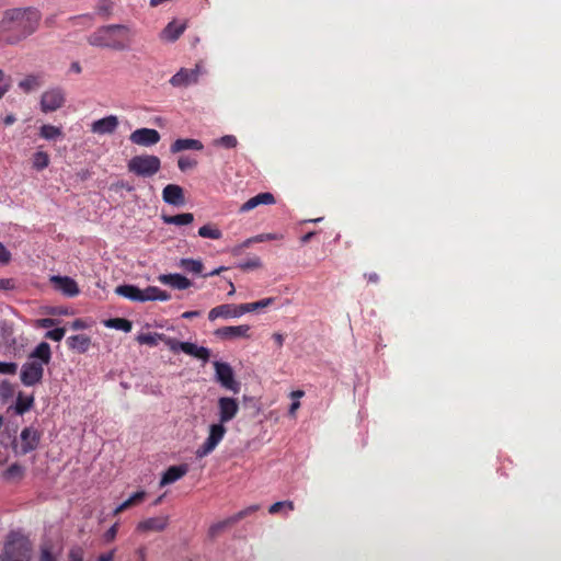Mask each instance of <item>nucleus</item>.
<instances>
[{
	"label": "nucleus",
	"mask_w": 561,
	"mask_h": 561,
	"mask_svg": "<svg viewBox=\"0 0 561 561\" xmlns=\"http://www.w3.org/2000/svg\"><path fill=\"white\" fill-rule=\"evenodd\" d=\"M42 13L35 7L5 9L0 19V45H16L39 27Z\"/></svg>",
	"instance_id": "f257e3e1"
},
{
	"label": "nucleus",
	"mask_w": 561,
	"mask_h": 561,
	"mask_svg": "<svg viewBox=\"0 0 561 561\" xmlns=\"http://www.w3.org/2000/svg\"><path fill=\"white\" fill-rule=\"evenodd\" d=\"M163 333H142L137 336L140 344L156 346L159 341H162Z\"/></svg>",
	"instance_id": "58836bf2"
},
{
	"label": "nucleus",
	"mask_w": 561,
	"mask_h": 561,
	"mask_svg": "<svg viewBox=\"0 0 561 561\" xmlns=\"http://www.w3.org/2000/svg\"><path fill=\"white\" fill-rule=\"evenodd\" d=\"M161 169V160L154 154H139L127 162V170L140 178H152Z\"/></svg>",
	"instance_id": "7ed1b4c3"
},
{
	"label": "nucleus",
	"mask_w": 561,
	"mask_h": 561,
	"mask_svg": "<svg viewBox=\"0 0 561 561\" xmlns=\"http://www.w3.org/2000/svg\"><path fill=\"white\" fill-rule=\"evenodd\" d=\"M113 12V2L111 0H100L96 4V13L103 18H108Z\"/></svg>",
	"instance_id": "79ce46f5"
},
{
	"label": "nucleus",
	"mask_w": 561,
	"mask_h": 561,
	"mask_svg": "<svg viewBox=\"0 0 561 561\" xmlns=\"http://www.w3.org/2000/svg\"><path fill=\"white\" fill-rule=\"evenodd\" d=\"M259 508H260V505L254 504V505H251V506L238 512L232 517H233L234 522L238 523L239 520L243 519L244 517L256 512Z\"/></svg>",
	"instance_id": "de8ad7c7"
},
{
	"label": "nucleus",
	"mask_w": 561,
	"mask_h": 561,
	"mask_svg": "<svg viewBox=\"0 0 561 561\" xmlns=\"http://www.w3.org/2000/svg\"><path fill=\"white\" fill-rule=\"evenodd\" d=\"M26 474L24 466L14 462L10 465L2 473L1 479L9 484H19Z\"/></svg>",
	"instance_id": "aec40b11"
},
{
	"label": "nucleus",
	"mask_w": 561,
	"mask_h": 561,
	"mask_svg": "<svg viewBox=\"0 0 561 561\" xmlns=\"http://www.w3.org/2000/svg\"><path fill=\"white\" fill-rule=\"evenodd\" d=\"M199 77V66L196 65L193 69L181 68L174 76L171 77L170 83L173 87H187L196 83Z\"/></svg>",
	"instance_id": "4468645a"
},
{
	"label": "nucleus",
	"mask_w": 561,
	"mask_h": 561,
	"mask_svg": "<svg viewBox=\"0 0 561 561\" xmlns=\"http://www.w3.org/2000/svg\"><path fill=\"white\" fill-rule=\"evenodd\" d=\"M157 300H160V301H168L171 299V295L165 291V290H161L160 288H158V293H157Z\"/></svg>",
	"instance_id": "680f3d73"
},
{
	"label": "nucleus",
	"mask_w": 561,
	"mask_h": 561,
	"mask_svg": "<svg viewBox=\"0 0 561 561\" xmlns=\"http://www.w3.org/2000/svg\"><path fill=\"white\" fill-rule=\"evenodd\" d=\"M162 199L172 206H184L186 203L184 190L178 184H168L162 191Z\"/></svg>",
	"instance_id": "dca6fc26"
},
{
	"label": "nucleus",
	"mask_w": 561,
	"mask_h": 561,
	"mask_svg": "<svg viewBox=\"0 0 561 561\" xmlns=\"http://www.w3.org/2000/svg\"><path fill=\"white\" fill-rule=\"evenodd\" d=\"M71 328L73 330H82V329H85L87 325H85V322L81 319H76L72 323H71Z\"/></svg>",
	"instance_id": "0e129e2a"
},
{
	"label": "nucleus",
	"mask_w": 561,
	"mask_h": 561,
	"mask_svg": "<svg viewBox=\"0 0 561 561\" xmlns=\"http://www.w3.org/2000/svg\"><path fill=\"white\" fill-rule=\"evenodd\" d=\"M158 279L160 283L176 289H186L192 285L191 280L181 274H162Z\"/></svg>",
	"instance_id": "b1692460"
},
{
	"label": "nucleus",
	"mask_w": 561,
	"mask_h": 561,
	"mask_svg": "<svg viewBox=\"0 0 561 561\" xmlns=\"http://www.w3.org/2000/svg\"><path fill=\"white\" fill-rule=\"evenodd\" d=\"M10 81L4 72L0 70V99L9 91Z\"/></svg>",
	"instance_id": "603ef678"
},
{
	"label": "nucleus",
	"mask_w": 561,
	"mask_h": 561,
	"mask_svg": "<svg viewBox=\"0 0 561 561\" xmlns=\"http://www.w3.org/2000/svg\"><path fill=\"white\" fill-rule=\"evenodd\" d=\"M185 31V24L175 21L170 22L162 31V37L170 42L176 41Z\"/></svg>",
	"instance_id": "c85d7f7f"
},
{
	"label": "nucleus",
	"mask_w": 561,
	"mask_h": 561,
	"mask_svg": "<svg viewBox=\"0 0 561 561\" xmlns=\"http://www.w3.org/2000/svg\"><path fill=\"white\" fill-rule=\"evenodd\" d=\"M39 136L46 140H55L62 136L60 127L45 124L39 128Z\"/></svg>",
	"instance_id": "72a5a7b5"
},
{
	"label": "nucleus",
	"mask_w": 561,
	"mask_h": 561,
	"mask_svg": "<svg viewBox=\"0 0 561 561\" xmlns=\"http://www.w3.org/2000/svg\"><path fill=\"white\" fill-rule=\"evenodd\" d=\"M3 561H30L31 545L27 539L11 536L4 545Z\"/></svg>",
	"instance_id": "20e7f679"
},
{
	"label": "nucleus",
	"mask_w": 561,
	"mask_h": 561,
	"mask_svg": "<svg viewBox=\"0 0 561 561\" xmlns=\"http://www.w3.org/2000/svg\"><path fill=\"white\" fill-rule=\"evenodd\" d=\"M364 277L371 284H377L379 282V275L376 272L365 273Z\"/></svg>",
	"instance_id": "052dcab7"
},
{
	"label": "nucleus",
	"mask_w": 561,
	"mask_h": 561,
	"mask_svg": "<svg viewBox=\"0 0 561 561\" xmlns=\"http://www.w3.org/2000/svg\"><path fill=\"white\" fill-rule=\"evenodd\" d=\"M34 404L33 396H25L23 392H19L14 405V410L16 414H24L27 412Z\"/></svg>",
	"instance_id": "7c9ffc66"
},
{
	"label": "nucleus",
	"mask_w": 561,
	"mask_h": 561,
	"mask_svg": "<svg viewBox=\"0 0 561 561\" xmlns=\"http://www.w3.org/2000/svg\"><path fill=\"white\" fill-rule=\"evenodd\" d=\"M250 325L248 324H240V325H230V327H222L215 331V334L224 340H231V339H238V337H250Z\"/></svg>",
	"instance_id": "6ab92c4d"
},
{
	"label": "nucleus",
	"mask_w": 561,
	"mask_h": 561,
	"mask_svg": "<svg viewBox=\"0 0 561 561\" xmlns=\"http://www.w3.org/2000/svg\"><path fill=\"white\" fill-rule=\"evenodd\" d=\"M105 325L111 329L121 330L124 332H130L133 324L129 320L124 318H112L105 321Z\"/></svg>",
	"instance_id": "c9c22d12"
},
{
	"label": "nucleus",
	"mask_w": 561,
	"mask_h": 561,
	"mask_svg": "<svg viewBox=\"0 0 561 561\" xmlns=\"http://www.w3.org/2000/svg\"><path fill=\"white\" fill-rule=\"evenodd\" d=\"M20 445H14L13 450L16 455H26L35 450L41 440V433L32 427H24L20 434Z\"/></svg>",
	"instance_id": "0eeeda50"
},
{
	"label": "nucleus",
	"mask_w": 561,
	"mask_h": 561,
	"mask_svg": "<svg viewBox=\"0 0 561 561\" xmlns=\"http://www.w3.org/2000/svg\"><path fill=\"white\" fill-rule=\"evenodd\" d=\"M57 320L53 318H42L36 321V327L42 329H48L56 325Z\"/></svg>",
	"instance_id": "864d4df0"
},
{
	"label": "nucleus",
	"mask_w": 561,
	"mask_h": 561,
	"mask_svg": "<svg viewBox=\"0 0 561 561\" xmlns=\"http://www.w3.org/2000/svg\"><path fill=\"white\" fill-rule=\"evenodd\" d=\"M118 530V524H114L105 534L104 539L110 542L115 539Z\"/></svg>",
	"instance_id": "6e6d98bb"
},
{
	"label": "nucleus",
	"mask_w": 561,
	"mask_h": 561,
	"mask_svg": "<svg viewBox=\"0 0 561 561\" xmlns=\"http://www.w3.org/2000/svg\"><path fill=\"white\" fill-rule=\"evenodd\" d=\"M66 102L65 92L60 88H53L45 91L41 98V110L50 113L59 110Z\"/></svg>",
	"instance_id": "9d476101"
},
{
	"label": "nucleus",
	"mask_w": 561,
	"mask_h": 561,
	"mask_svg": "<svg viewBox=\"0 0 561 561\" xmlns=\"http://www.w3.org/2000/svg\"><path fill=\"white\" fill-rule=\"evenodd\" d=\"M216 379L227 390L233 393H239L240 382L234 379V374L231 366L227 363H214Z\"/></svg>",
	"instance_id": "6e6552de"
},
{
	"label": "nucleus",
	"mask_w": 561,
	"mask_h": 561,
	"mask_svg": "<svg viewBox=\"0 0 561 561\" xmlns=\"http://www.w3.org/2000/svg\"><path fill=\"white\" fill-rule=\"evenodd\" d=\"M18 371L16 363L0 362V374L14 375Z\"/></svg>",
	"instance_id": "8fccbe9b"
},
{
	"label": "nucleus",
	"mask_w": 561,
	"mask_h": 561,
	"mask_svg": "<svg viewBox=\"0 0 561 561\" xmlns=\"http://www.w3.org/2000/svg\"><path fill=\"white\" fill-rule=\"evenodd\" d=\"M226 433L227 428L221 423L210 424L206 440L195 451L196 458L202 459L211 454L224 439Z\"/></svg>",
	"instance_id": "423d86ee"
},
{
	"label": "nucleus",
	"mask_w": 561,
	"mask_h": 561,
	"mask_svg": "<svg viewBox=\"0 0 561 561\" xmlns=\"http://www.w3.org/2000/svg\"><path fill=\"white\" fill-rule=\"evenodd\" d=\"M161 219L167 225L186 226L193 222L194 215L192 213H183L179 215L162 214Z\"/></svg>",
	"instance_id": "cd10ccee"
},
{
	"label": "nucleus",
	"mask_w": 561,
	"mask_h": 561,
	"mask_svg": "<svg viewBox=\"0 0 561 561\" xmlns=\"http://www.w3.org/2000/svg\"><path fill=\"white\" fill-rule=\"evenodd\" d=\"M50 159L47 152L37 150L32 157V165L35 170L42 171L49 165Z\"/></svg>",
	"instance_id": "473e14b6"
},
{
	"label": "nucleus",
	"mask_w": 561,
	"mask_h": 561,
	"mask_svg": "<svg viewBox=\"0 0 561 561\" xmlns=\"http://www.w3.org/2000/svg\"><path fill=\"white\" fill-rule=\"evenodd\" d=\"M119 125L118 117L116 115H108L101 119L94 121L91 124V131L96 135L113 134Z\"/></svg>",
	"instance_id": "a211bd4d"
},
{
	"label": "nucleus",
	"mask_w": 561,
	"mask_h": 561,
	"mask_svg": "<svg viewBox=\"0 0 561 561\" xmlns=\"http://www.w3.org/2000/svg\"><path fill=\"white\" fill-rule=\"evenodd\" d=\"M41 561H56V559L48 548H43L41 552Z\"/></svg>",
	"instance_id": "13d9d810"
},
{
	"label": "nucleus",
	"mask_w": 561,
	"mask_h": 561,
	"mask_svg": "<svg viewBox=\"0 0 561 561\" xmlns=\"http://www.w3.org/2000/svg\"><path fill=\"white\" fill-rule=\"evenodd\" d=\"M14 287L13 280L10 278H0V290H10Z\"/></svg>",
	"instance_id": "bf43d9fd"
},
{
	"label": "nucleus",
	"mask_w": 561,
	"mask_h": 561,
	"mask_svg": "<svg viewBox=\"0 0 561 561\" xmlns=\"http://www.w3.org/2000/svg\"><path fill=\"white\" fill-rule=\"evenodd\" d=\"M68 347L78 353H85L91 344V339L85 334L71 335L67 339Z\"/></svg>",
	"instance_id": "bb28decb"
},
{
	"label": "nucleus",
	"mask_w": 561,
	"mask_h": 561,
	"mask_svg": "<svg viewBox=\"0 0 561 561\" xmlns=\"http://www.w3.org/2000/svg\"><path fill=\"white\" fill-rule=\"evenodd\" d=\"M241 305L224 304L213 308L208 312V319L215 321L218 318L230 319L243 316Z\"/></svg>",
	"instance_id": "2eb2a0df"
},
{
	"label": "nucleus",
	"mask_w": 561,
	"mask_h": 561,
	"mask_svg": "<svg viewBox=\"0 0 561 561\" xmlns=\"http://www.w3.org/2000/svg\"><path fill=\"white\" fill-rule=\"evenodd\" d=\"M115 294L131 301L144 302L142 289L135 285H119L115 288Z\"/></svg>",
	"instance_id": "393cba45"
},
{
	"label": "nucleus",
	"mask_w": 561,
	"mask_h": 561,
	"mask_svg": "<svg viewBox=\"0 0 561 561\" xmlns=\"http://www.w3.org/2000/svg\"><path fill=\"white\" fill-rule=\"evenodd\" d=\"M219 423H225L233 420L239 412V403L236 399L230 397H220L217 402Z\"/></svg>",
	"instance_id": "f8f14e48"
},
{
	"label": "nucleus",
	"mask_w": 561,
	"mask_h": 561,
	"mask_svg": "<svg viewBox=\"0 0 561 561\" xmlns=\"http://www.w3.org/2000/svg\"><path fill=\"white\" fill-rule=\"evenodd\" d=\"M196 165H197V160L193 159V158H190L187 156H181L178 159V168L182 172H185L187 170H192V169L196 168Z\"/></svg>",
	"instance_id": "c03bdc74"
},
{
	"label": "nucleus",
	"mask_w": 561,
	"mask_h": 561,
	"mask_svg": "<svg viewBox=\"0 0 561 561\" xmlns=\"http://www.w3.org/2000/svg\"><path fill=\"white\" fill-rule=\"evenodd\" d=\"M68 557L69 561H83L84 550L80 546H75L69 550Z\"/></svg>",
	"instance_id": "49530a36"
},
{
	"label": "nucleus",
	"mask_w": 561,
	"mask_h": 561,
	"mask_svg": "<svg viewBox=\"0 0 561 561\" xmlns=\"http://www.w3.org/2000/svg\"><path fill=\"white\" fill-rule=\"evenodd\" d=\"M203 149H204L203 142L198 139H192V138L176 139L170 146V152L173 154L185 151V150L201 151Z\"/></svg>",
	"instance_id": "412c9836"
},
{
	"label": "nucleus",
	"mask_w": 561,
	"mask_h": 561,
	"mask_svg": "<svg viewBox=\"0 0 561 561\" xmlns=\"http://www.w3.org/2000/svg\"><path fill=\"white\" fill-rule=\"evenodd\" d=\"M169 525V516L150 517L139 522L136 526L138 533L163 531Z\"/></svg>",
	"instance_id": "f3484780"
},
{
	"label": "nucleus",
	"mask_w": 561,
	"mask_h": 561,
	"mask_svg": "<svg viewBox=\"0 0 561 561\" xmlns=\"http://www.w3.org/2000/svg\"><path fill=\"white\" fill-rule=\"evenodd\" d=\"M215 146H220L227 149L234 148L238 145V140L233 135H226L214 140Z\"/></svg>",
	"instance_id": "37998d69"
},
{
	"label": "nucleus",
	"mask_w": 561,
	"mask_h": 561,
	"mask_svg": "<svg viewBox=\"0 0 561 561\" xmlns=\"http://www.w3.org/2000/svg\"><path fill=\"white\" fill-rule=\"evenodd\" d=\"M198 234L202 238H208L214 240H218L222 237L221 231L213 225H204L203 227H201L198 229Z\"/></svg>",
	"instance_id": "4c0bfd02"
},
{
	"label": "nucleus",
	"mask_w": 561,
	"mask_h": 561,
	"mask_svg": "<svg viewBox=\"0 0 561 561\" xmlns=\"http://www.w3.org/2000/svg\"><path fill=\"white\" fill-rule=\"evenodd\" d=\"M28 358L30 360L38 359L37 362L43 363V366L49 364L51 359L50 345L47 342H41L30 354Z\"/></svg>",
	"instance_id": "a878e982"
},
{
	"label": "nucleus",
	"mask_w": 561,
	"mask_h": 561,
	"mask_svg": "<svg viewBox=\"0 0 561 561\" xmlns=\"http://www.w3.org/2000/svg\"><path fill=\"white\" fill-rule=\"evenodd\" d=\"M188 471L187 465H180V466H171L169 467L165 472L163 473L160 485L164 486L168 484H171L182 477H184Z\"/></svg>",
	"instance_id": "5701e85b"
},
{
	"label": "nucleus",
	"mask_w": 561,
	"mask_h": 561,
	"mask_svg": "<svg viewBox=\"0 0 561 561\" xmlns=\"http://www.w3.org/2000/svg\"><path fill=\"white\" fill-rule=\"evenodd\" d=\"M44 376L43 363L37 360H28L23 364L21 368L20 379L26 387H32L39 383Z\"/></svg>",
	"instance_id": "1a4fd4ad"
},
{
	"label": "nucleus",
	"mask_w": 561,
	"mask_h": 561,
	"mask_svg": "<svg viewBox=\"0 0 561 561\" xmlns=\"http://www.w3.org/2000/svg\"><path fill=\"white\" fill-rule=\"evenodd\" d=\"M157 293H158V287L156 286H148L146 289L142 290V295H144V302L145 301H149V300H157Z\"/></svg>",
	"instance_id": "3c124183"
},
{
	"label": "nucleus",
	"mask_w": 561,
	"mask_h": 561,
	"mask_svg": "<svg viewBox=\"0 0 561 561\" xmlns=\"http://www.w3.org/2000/svg\"><path fill=\"white\" fill-rule=\"evenodd\" d=\"M49 280L54 285L55 289L59 290L67 297H76L80 293L77 282L69 276L54 275Z\"/></svg>",
	"instance_id": "ddd939ff"
},
{
	"label": "nucleus",
	"mask_w": 561,
	"mask_h": 561,
	"mask_svg": "<svg viewBox=\"0 0 561 561\" xmlns=\"http://www.w3.org/2000/svg\"><path fill=\"white\" fill-rule=\"evenodd\" d=\"M161 139L158 130L152 128H138L129 135L131 144L142 147H151L157 145Z\"/></svg>",
	"instance_id": "9b49d317"
},
{
	"label": "nucleus",
	"mask_w": 561,
	"mask_h": 561,
	"mask_svg": "<svg viewBox=\"0 0 561 561\" xmlns=\"http://www.w3.org/2000/svg\"><path fill=\"white\" fill-rule=\"evenodd\" d=\"M275 204V197L272 193L265 192L260 193L250 199H248L242 206L240 207V211L247 213L260 205H272Z\"/></svg>",
	"instance_id": "4be33fe9"
},
{
	"label": "nucleus",
	"mask_w": 561,
	"mask_h": 561,
	"mask_svg": "<svg viewBox=\"0 0 561 561\" xmlns=\"http://www.w3.org/2000/svg\"><path fill=\"white\" fill-rule=\"evenodd\" d=\"M66 330L64 328H56L45 333V337L51 341L59 342L65 336Z\"/></svg>",
	"instance_id": "09e8293b"
},
{
	"label": "nucleus",
	"mask_w": 561,
	"mask_h": 561,
	"mask_svg": "<svg viewBox=\"0 0 561 561\" xmlns=\"http://www.w3.org/2000/svg\"><path fill=\"white\" fill-rule=\"evenodd\" d=\"M272 339L274 340L275 344L277 345L278 348H280L284 344V335L280 334V333H274L272 335Z\"/></svg>",
	"instance_id": "e2e57ef3"
},
{
	"label": "nucleus",
	"mask_w": 561,
	"mask_h": 561,
	"mask_svg": "<svg viewBox=\"0 0 561 561\" xmlns=\"http://www.w3.org/2000/svg\"><path fill=\"white\" fill-rule=\"evenodd\" d=\"M262 266L261 259L259 256H253L251 259H248L239 264V267L242 271H251L256 270Z\"/></svg>",
	"instance_id": "a18cd8bd"
},
{
	"label": "nucleus",
	"mask_w": 561,
	"mask_h": 561,
	"mask_svg": "<svg viewBox=\"0 0 561 561\" xmlns=\"http://www.w3.org/2000/svg\"><path fill=\"white\" fill-rule=\"evenodd\" d=\"M181 266L191 273L201 274L203 272V263L193 259L181 260Z\"/></svg>",
	"instance_id": "ea45409f"
},
{
	"label": "nucleus",
	"mask_w": 561,
	"mask_h": 561,
	"mask_svg": "<svg viewBox=\"0 0 561 561\" xmlns=\"http://www.w3.org/2000/svg\"><path fill=\"white\" fill-rule=\"evenodd\" d=\"M233 524H236V522L232 516H230L221 522L215 523L209 527L208 535L210 538H215L219 534H221L226 528H228L229 526H232Z\"/></svg>",
	"instance_id": "e433bc0d"
},
{
	"label": "nucleus",
	"mask_w": 561,
	"mask_h": 561,
	"mask_svg": "<svg viewBox=\"0 0 561 561\" xmlns=\"http://www.w3.org/2000/svg\"><path fill=\"white\" fill-rule=\"evenodd\" d=\"M162 342L169 347V350L173 353H179L180 351L196 357L204 363H207L210 358V351L207 347L198 346L191 342H181L176 339L169 337L163 334Z\"/></svg>",
	"instance_id": "39448f33"
},
{
	"label": "nucleus",
	"mask_w": 561,
	"mask_h": 561,
	"mask_svg": "<svg viewBox=\"0 0 561 561\" xmlns=\"http://www.w3.org/2000/svg\"><path fill=\"white\" fill-rule=\"evenodd\" d=\"M41 85V78L34 75H30L19 82V88L23 90L25 93H28L39 88Z\"/></svg>",
	"instance_id": "f704fd0d"
},
{
	"label": "nucleus",
	"mask_w": 561,
	"mask_h": 561,
	"mask_svg": "<svg viewBox=\"0 0 561 561\" xmlns=\"http://www.w3.org/2000/svg\"><path fill=\"white\" fill-rule=\"evenodd\" d=\"M10 260H11V253L0 242V263L7 264V263H9Z\"/></svg>",
	"instance_id": "5fc2aeb1"
},
{
	"label": "nucleus",
	"mask_w": 561,
	"mask_h": 561,
	"mask_svg": "<svg viewBox=\"0 0 561 561\" xmlns=\"http://www.w3.org/2000/svg\"><path fill=\"white\" fill-rule=\"evenodd\" d=\"M274 301H275V298L268 297V298H264L262 300L255 301V302L241 304L240 309H242V313L244 314L247 312H253V311H257L260 309L270 307L274 304Z\"/></svg>",
	"instance_id": "2f4dec72"
},
{
	"label": "nucleus",
	"mask_w": 561,
	"mask_h": 561,
	"mask_svg": "<svg viewBox=\"0 0 561 561\" xmlns=\"http://www.w3.org/2000/svg\"><path fill=\"white\" fill-rule=\"evenodd\" d=\"M283 510H287L289 512L294 511L295 510L294 502L293 501L276 502L268 507V513L272 515H275V514L282 512Z\"/></svg>",
	"instance_id": "a19ab883"
},
{
	"label": "nucleus",
	"mask_w": 561,
	"mask_h": 561,
	"mask_svg": "<svg viewBox=\"0 0 561 561\" xmlns=\"http://www.w3.org/2000/svg\"><path fill=\"white\" fill-rule=\"evenodd\" d=\"M131 39L133 32L127 25L111 24L96 28L89 35L88 43L91 46L123 51L130 47Z\"/></svg>",
	"instance_id": "f03ea898"
},
{
	"label": "nucleus",
	"mask_w": 561,
	"mask_h": 561,
	"mask_svg": "<svg viewBox=\"0 0 561 561\" xmlns=\"http://www.w3.org/2000/svg\"><path fill=\"white\" fill-rule=\"evenodd\" d=\"M199 316H201V311H198V310L185 311L184 313H182L183 319H193V318L199 317Z\"/></svg>",
	"instance_id": "69168bd1"
},
{
	"label": "nucleus",
	"mask_w": 561,
	"mask_h": 561,
	"mask_svg": "<svg viewBox=\"0 0 561 561\" xmlns=\"http://www.w3.org/2000/svg\"><path fill=\"white\" fill-rule=\"evenodd\" d=\"M114 558V551L103 553L99 557L98 561H112Z\"/></svg>",
	"instance_id": "338daca9"
},
{
	"label": "nucleus",
	"mask_w": 561,
	"mask_h": 561,
	"mask_svg": "<svg viewBox=\"0 0 561 561\" xmlns=\"http://www.w3.org/2000/svg\"><path fill=\"white\" fill-rule=\"evenodd\" d=\"M273 239H275V237H274V236H272V234H266V236L261 234V236H257V237H255V238H253V239H248V240L243 243V247H248V245H249L251 242H253V241L262 242V241H264V240H273Z\"/></svg>",
	"instance_id": "4d7b16f0"
},
{
	"label": "nucleus",
	"mask_w": 561,
	"mask_h": 561,
	"mask_svg": "<svg viewBox=\"0 0 561 561\" xmlns=\"http://www.w3.org/2000/svg\"><path fill=\"white\" fill-rule=\"evenodd\" d=\"M146 495L147 493L145 491H138L134 493L131 496H129L126 501H124L114 510V515L116 516L123 513L124 511L140 504L145 500Z\"/></svg>",
	"instance_id": "c756f323"
},
{
	"label": "nucleus",
	"mask_w": 561,
	"mask_h": 561,
	"mask_svg": "<svg viewBox=\"0 0 561 561\" xmlns=\"http://www.w3.org/2000/svg\"><path fill=\"white\" fill-rule=\"evenodd\" d=\"M70 71L75 72V73H81L82 71V68L80 66V64L78 61H73L71 65H70Z\"/></svg>",
	"instance_id": "774afa93"
}]
</instances>
